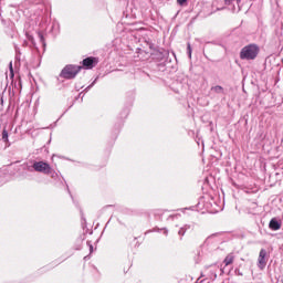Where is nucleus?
I'll return each instance as SVG.
<instances>
[{"instance_id": "nucleus-1", "label": "nucleus", "mask_w": 283, "mask_h": 283, "mask_svg": "<svg viewBox=\"0 0 283 283\" xmlns=\"http://www.w3.org/2000/svg\"><path fill=\"white\" fill-rule=\"evenodd\" d=\"M260 54V46L258 44H248L240 51L241 61H255Z\"/></svg>"}, {"instance_id": "nucleus-2", "label": "nucleus", "mask_w": 283, "mask_h": 283, "mask_svg": "<svg viewBox=\"0 0 283 283\" xmlns=\"http://www.w3.org/2000/svg\"><path fill=\"white\" fill-rule=\"evenodd\" d=\"M83 70V66L74 65V64H67L64 66V69L60 73L61 78H65L66 81H72V78H76L78 75V72Z\"/></svg>"}, {"instance_id": "nucleus-3", "label": "nucleus", "mask_w": 283, "mask_h": 283, "mask_svg": "<svg viewBox=\"0 0 283 283\" xmlns=\"http://www.w3.org/2000/svg\"><path fill=\"white\" fill-rule=\"evenodd\" d=\"M50 164L46 161H33V171H38V174H50Z\"/></svg>"}, {"instance_id": "nucleus-4", "label": "nucleus", "mask_w": 283, "mask_h": 283, "mask_svg": "<svg viewBox=\"0 0 283 283\" xmlns=\"http://www.w3.org/2000/svg\"><path fill=\"white\" fill-rule=\"evenodd\" d=\"M266 262H269V252L266 249H261L258 258V268L260 271L266 269Z\"/></svg>"}, {"instance_id": "nucleus-5", "label": "nucleus", "mask_w": 283, "mask_h": 283, "mask_svg": "<svg viewBox=\"0 0 283 283\" xmlns=\"http://www.w3.org/2000/svg\"><path fill=\"white\" fill-rule=\"evenodd\" d=\"M97 63L98 60L96 57L88 56L82 61V67H84V70H93V67H96Z\"/></svg>"}, {"instance_id": "nucleus-6", "label": "nucleus", "mask_w": 283, "mask_h": 283, "mask_svg": "<svg viewBox=\"0 0 283 283\" xmlns=\"http://www.w3.org/2000/svg\"><path fill=\"white\" fill-rule=\"evenodd\" d=\"M22 172L21 176L22 178H30V174L34 172V161H32V164H23L21 166Z\"/></svg>"}, {"instance_id": "nucleus-7", "label": "nucleus", "mask_w": 283, "mask_h": 283, "mask_svg": "<svg viewBox=\"0 0 283 283\" xmlns=\"http://www.w3.org/2000/svg\"><path fill=\"white\" fill-rule=\"evenodd\" d=\"M209 273H210L209 279L216 280L218 277V275H222V273H224V270H222V268H220L218 265H211Z\"/></svg>"}, {"instance_id": "nucleus-8", "label": "nucleus", "mask_w": 283, "mask_h": 283, "mask_svg": "<svg viewBox=\"0 0 283 283\" xmlns=\"http://www.w3.org/2000/svg\"><path fill=\"white\" fill-rule=\"evenodd\" d=\"M187 231H193V223L184 224L179 228L178 235L180 237V240H182V237L185 233H187Z\"/></svg>"}, {"instance_id": "nucleus-9", "label": "nucleus", "mask_w": 283, "mask_h": 283, "mask_svg": "<svg viewBox=\"0 0 283 283\" xmlns=\"http://www.w3.org/2000/svg\"><path fill=\"white\" fill-rule=\"evenodd\" d=\"M25 10H31L35 17H40L41 12H43V4H31Z\"/></svg>"}, {"instance_id": "nucleus-10", "label": "nucleus", "mask_w": 283, "mask_h": 283, "mask_svg": "<svg viewBox=\"0 0 283 283\" xmlns=\"http://www.w3.org/2000/svg\"><path fill=\"white\" fill-rule=\"evenodd\" d=\"M269 227L271 231H280V229H282V222H280L276 218H272Z\"/></svg>"}, {"instance_id": "nucleus-11", "label": "nucleus", "mask_w": 283, "mask_h": 283, "mask_svg": "<svg viewBox=\"0 0 283 283\" xmlns=\"http://www.w3.org/2000/svg\"><path fill=\"white\" fill-rule=\"evenodd\" d=\"M157 59H160V61H165L167 56H169V52L167 50L156 51Z\"/></svg>"}, {"instance_id": "nucleus-12", "label": "nucleus", "mask_w": 283, "mask_h": 283, "mask_svg": "<svg viewBox=\"0 0 283 283\" xmlns=\"http://www.w3.org/2000/svg\"><path fill=\"white\" fill-rule=\"evenodd\" d=\"M235 260V256L230 253L226 256V259L223 260V263L226 264V266H229L230 264H233V261Z\"/></svg>"}, {"instance_id": "nucleus-13", "label": "nucleus", "mask_w": 283, "mask_h": 283, "mask_svg": "<svg viewBox=\"0 0 283 283\" xmlns=\"http://www.w3.org/2000/svg\"><path fill=\"white\" fill-rule=\"evenodd\" d=\"M211 92H214V94H224V87L216 85L211 87Z\"/></svg>"}, {"instance_id": "nucleus-14", "label": "nucleus", "mask_w": 283, "mask_h": 283, "mask_svg": "<svg viewBox=\"0 0 283 283\" xmlns=\"http://www.w3.org/2000/svg\"><path fill=\"white\" fill-rule=\"evenodd\" d=\"M45 176H51L53 180H56V178H59V174L54 171V169H52V166L50 167V172H46Z\"/></svg>"}, {"instance_id": "nucleus-15", "label": "nucleus", "mask_w": 283, "mask_h": 283, "mask_svg": "<svg viewBox=\"0 0 283 283\" xmlns=\"http://www.w3.org/2000/svg\"><path fill=\"white\" fill-rule=\"evenodd\" d=\"M25 36H27L28 41H30V43H32V45H35L34 35L32 34V32L25 31Z\"/></svg>"}, {"instance_id": "nucleus-16", "label": "nucleus", "mask_w": 283, "mask_h": 283, "mask_svg": "<svg viewBox=\"0 0 283 283\" xmlns=\"http://www.w3.org/2000/svg\"><path fill=\"white\" fill-rule=\"evenodd\" d=\"M15 50V61H21V49L17 44H14Z\"/></svg>"}, {"instance_id": "nucleus-17", "label": "nucleus", "mask_w": 283, "mask_h": 283, "mask_svg": "<svg viewBox=\"0 0 283 283\" xmlns=\"http://www.w3.org/2000/svg\"><path fill=\"white\" fill-rule=\"evenodd\" d=\"M129 116V108H124L120 113V118H127Z\"/></svg>"}, {"instance_id": "nucleus-18", "label": "nucleus", "mask_w": 283, "mask_h": 283, "mask_svg": "<svg viewBox=\"0 0 283 283\" xmlns=\"http://www.w3.org/2000/svg\"><path fill=\"white\" fill-rule=\"evenodd\" d=\"M2 140L3 143H8L9 139H8V130L6 128H3L2 130Z\"/></svg>"}, {"instance_id": "nucleus-19", "label": "nucleus", "mask_w": 283, "mask_h": 283, "mask_svg": "<svg viewBox=\"0 0 283 283\" xmlns=\"http://www.w3.org/2000/svg\"><path fill=\"white\" fill-rule=\"evenodd\" d=\"M154 231H164V235H169V230H167V228H164V229L155 228Z\"/></svg>"}, {"instance_id": "nucleus-20", "label": "nucleus", "mask_w": 283, "mask_h": 283, "mask_svg": "<svg viewBox=\"0 0 283 283\" xmlns=\"http://www.w3.org/2000/svg\"><path fill=\"white\" fill-rule=\"evenodd\" d=\"M145 43L149 48V50H154V43L151 42V40H145Z\"/></svg>"}, {"instance_id": "nucleus-21", "label": "nucleus", "mask_w": 283, "mask_h": 283, "mask_svg": "<svg viewBox=\"0 0 283 283\" xmlns=\"http://www.w3.org/2000/svg\"><path fill=\"white\" fill-rule=\"evenodd\" d=\"M96 81H98V77H96V78L84 90V92H90V88H91L93 85H96Z\"/></svg>"}, {"instance_id": "nucleus-22", "label": "nucleus", "mask_w": 283, "mask_h": 283, "mask_svg": "<svg viewBox=\"0 0 283 283\" xmlns=\"http://www.w3.org/2000/svg\"><path fill=\"white\" fill-rule=\"evenodd\" d=\"M39 40L42 43V45H45V38L43 36L42 33H38Z\"/></svg>"}, {"instance_id": "nucleus-23", "label": "nucleus", "mask_w": 283, "mask_h": 283, "mask_svg": "<svg viewBox=\"0 0 283 283\" xmlns=\"http://www.w3.org/2000/svg\"><path fill=\"white\" fill-rule=\"evenodd\" d=\"M187 54H188L189 59H191V44L190 43L187 44Z\"/></svg>"}, {"instance_id": "nucleus-24", "label": "nucleus", "mask_w": 283, "mask_h": 283, "mask_svg": "<svg viewBox=\"0 0 283 283\" xmlns=\"http://www.w3.org/2000/svg\"><path fill=\"white\" fill-rule=\"evenodd\" d=\"M10 76L14 78V69H12V62H10Z\"/></svg>"}, {"instance_id": "nucleus-25", "label": "nucleus", "mask_w": 283, "mask_h": 283, "mask_svg": "<svg viewBox=\"0 0 283 283\" xmlns=\"http://www.w3.org/2000/svg\"><path fill=\"white\" fill-rule=\"evenodd\" d=\"M87 245L90 247V253L94 252V245H92V241H87Z\"/></svg>"}, {"instance_id": "nucleus-26", "label": "nucleus", "mask_w": 283, "mask_h": 283, "mask_svg": "<svg viewBox=\"0 0 283 283\" xmlns=\"http://www.w3.org/2000/svg\"><path fill=\"white\" fill-rule=\"evenodd\" d=\"M177 3H179V6H185V3H187V0H177Z\"/></svg>"}, {"instance_id": "nucleus-27", "label": "nucleus", "mask_w": 283, "mask_h": 283, "mask_svg": "<svg viewBox=\"0 0 283 283\" xmlns=\"http://www.w3.org/2000/svg\"><path fill=\"white\" fill-rule=\"evenodd\" d=\"M212 238H216V234H211L210 237H208V238L206 239V242H211Z\"/></svg>"}, {"instance_id": "nucleus-28", "label": "nucleus", "mask_w": 283, "mask_h": 283, "mask_svg": "<svg viewBox=\"0 0 283 283\" xmlns=\"http://www.w3.org/2000/svg\"><path fill=\"white\" fill-rule=\"evenodd\" d=\"M227 6H230L231 1H234V0H224Z\"/></svg>"}, {"instance_id": "nucleus-29", "label": "nucleus", "mask_w": 283, "mask_h": 283, "mask_svg": "<svg viewBox=\"0 0 283 283\" xmlns=\"http://www.w3.org/2000/svg\"><path fill=\"white\" fill-rule=\"evenodd\" d=\"M83 96H85V94H83V92L78 94V97H80V98H81V97L83 98Z\"/></svg>"}, {"instance_id": "nucleus-30", "label": "nucleus", "mask_w": 283, "mask_h": 283, "mask_svg": "<svg viewBox=\"0 0 283 283\" xmlns=\"http://www.w3.org/2000/svg\"><path fill=\"white\" fill-rule=\"evenodd\" d=\"M83 96H85V94H83V92L78 94V97H80V98H81V97L83 98Z\"/></svg>"}, {"instance_id": "nucleus-31", "label": "nucleus", "mask_w": 283, "mask_h": 283, "mask_svg": "<svg viewBox=\"0 0 283 283\" xmlns=\"http://www.w3.org/2000/svg\"><path fill=\"white\" fill-rule=\"evenodd\" d=\"M109 207H112V205L104 207V209H107V208H109Z\"/></svg>"}, {"instance_id": "nucleus-32", "label": "nucleus", "mask_w": 283, "mask_h": 283, "mask_svg": "<svg viewBox=\"0 0 283 283\" xmlns=\"http://www.w3.org/2000/svg\"><path fill=\"white\" fill-rule=\"evenodd\" d=\"M0 103H3V97L0 98Z\"/></svg>"}, {"instance_id": "nucleus-33", "label": "nucleus", "mask_w": 283, "mask_h": 283, "mask_svg": "<svg viewBox=\"0 0 283 283\" xmlns=\"http://www.w3.org/2000/svg\"><path fill=\"white\" fill-rule=\"evenodd\" d=\"M23 45H28V42H27V41H24Z\"/></svg>"}, {"instance_id": "nucleus-34", "label": "nucleus", "mask_w": 283, "mask_h": 283, "mask_svg": "<svg viewBox=\"0 0 283 283\" xmlns=\"http://www.w3.org/2000/svg\"><path fill=\"white\" fill-rule=\"evenodd\" d=\"M281 277V282L283 283V275L282 276H280Z\"/></svg>"}, {"instance_id": "nucleus-35", "label": "nucleus", "mask_w": 283, "mask_h": 283, "mask_svg": "<svg viewBox=\"0 0 283 283\" xmlns=\"http://www.w3.org/2000/svg\"><path fill=\"white\" fill-rule=\"evenodd\" d=\"M28 3H29V2H28V1H25V2H24V6H28Z\"/></svg>"}, {"instance_id": "nucleus-36", "label": "nucleus", "mask_w": 283, "mask_h": 283, "mask_svg": "<svg viewBox=\"0 0 283 283\" xmlns=\"http://www.w3.org/2000/svg\"><path fill=\"white\" fill-rule=\"evenodd\" d=\"M169 218L174 219V216H169Z\"/></svg>"}, {"instance_id": "nucleus-37", "label": "nucleus", "mask_w": 283, "mask_h": 283, "mask_svg": "<svg viewBox=\"0 0 283 283\" xmlns=\"http://www.w3.org/2000/svg\"><path fill=\"white\" fill-rule=\"evenodd\" d=\"M161 67H165V65L160 64Z\"/></svg>"}, {"instance_id": "nucleus-38", "label": "nucleus", "mask_w": 283, "mask_h": 283, "mask_svg": "<svg viewBox=\"0 0 283 283\" xmlns=\"http://www.w3.org/2000/svg\"><path fill=\"white\" fill-rule=\"evenodd\" d=\"M198 282H202V281H200V279H198Z\"/></svg>"}]
</instances>
